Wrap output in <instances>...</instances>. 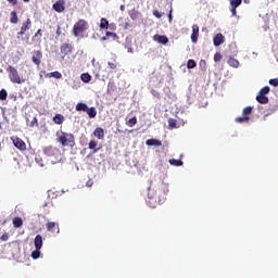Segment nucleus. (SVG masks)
Wrapping results in <instances>:
<instances>
[{"label": "nucleus", "mask_w": 278, "mask_h": 278, "mask_svg": "<svg viewBox=\"0 0 278 278\" xmlns=\"http://www.w3.org/2000/svg\"><path fill=\"white\" fill-rule=\"evenodd\" d=\"M119 10H121L122 12H125V4H122V5L119 7Z\"/></svg>", "instance_id": "50"}, {"label": "nucleus", "mask_w": 278, "mask_h": 278, "mask_svg": "<svg viewBox=\"0 0 278 278\" xmlns=\"http://www.w3.org/2000/svg\"><path fill=\"white\" fill-rule=\"evenodd\" d=\"M86 29H88V22H86L85 20H79L73 27V35L75 36V38H77V36L84 34Z\"/></svg>", "instance_id": "4"}, {"label": "nucleus", "mask_w": 278, "mask_h": 278, "mask_svg": "<svg viewBox=\"0 0 278 278\" xmlns=\"http://www.w3.org/2000/svg\"><path fill=\"white\" fill-rule=\"evenodd\" d=\"M101 40H108V35L102 37Z\"/></svg>", "instance_id": "56"}, {"label": "nucleus", "mask_w": 278, "mask_h": 278, "mask_svg": "<svg viewBox=\"0 0 278 278\" xmlns=\"http://www.w3.org/2000/svg\"><path fill=\"white\" fill-rule=\"evenodd\" d=\"M89 149H93V153H97L99 151V149H97V141L91 140L89 142Z\"/></svg>", "instance_id": "30"}, {"label": "nucleus", "mask_w": 278, "mask_h": 278, "mask_svg": "<svg viewBox=\"0 0 278 278\" xmlns=\"http://www.w3.org/2000/svg\"><path fill=\"white\" fill-rule=\"evenodd\" d=\"M169 164L170 166H184V162L181 160H175V159H170Z\"/></svg>", "instance_id": "23"}, {"label": "nucleus", "mask_w": 278, "mask_h": 278, "mask_svg": "<svg viewBox=\"0 0 278 278\" xmlns=\"http://www.w3.org/2000/svg\"><path fill=\"white\" fill-rule=\"evenodd\" d=\"M256 101L263 105H266V103H268V97L258 93V96H256Z\"/></svg>", "instance_id": "19"}, {"label": "nucleus", "mask_w": 278, "mask_h": 278, "mask_svg": "<svg viewBox=\"0 0 278 278\" xmlns=\"http://www.w3.org/2000/svg\"><path fill=\"white\" fill-rule=\"evenodd\" d=\"M88 110V105L86 103H81L79 102L77 105H76V111L77 112H86Z\"/></svg>", "instance_id": "22"}, {"label": "nucleus", "mask_w": 278, "mask_h": 278, "mask_svg": "<svg viewBox=\"0 0 278 278\" xmlns=\"http://www.w3.org/2000/svg\"><path fill=\"white\" fill-rule=\"evenodd\" d=\"M108 25H110V22H108L105 17H102L100 20V29H108Z\"/></svg>", "instance_id": "24"}, {"label": "nucleus", "mask_w": 278, "mask_h": 278, "mask_svg": "<svg viewBox=\"0 0 278 278\" xmlns=\"http://www.w3.org/2000/svg\"><path fill=\"white\" fill-rule=\"evenodd\" d=\"M43 153L51 159L52 164H58V162L62 161V152L58 148L47 147L43 149Z\"/></svg>", "instance_id": "2"}, {"label": "nucleus", "mask_w": 278, "mask_h": 278, "mask_svg": "<svg viewBox=\"0 0 278 278\" xmlns=\"http://www.w3.org/2000/svg\"><path fill=\"white\" fill-rule=\"evenodd\" d=\"M27 123H28L29 127H36V125H38V118H36V116H34L30 122H29V118H27Z\"/></svg>", "instance_id": "28"}, {"label": "nucleus", "mask_w": 278, "mask_h": 278, "mask_svg": "<svg viewBox=\"0 0 278 278\" xmlns=\"http://www.w3.org/2000/svg\"><path fill=\"white\" fill-rule=\"evenodd\" d=\"M55 223L54 222H50L46 225L47 227V231H53L54 227H55Z\"/></svg>", "instance_id": "34"}, {"label": "nucleus", "mask_w": 278, "mask_h": 278, "mask_svg": "<svg viewBox=\"0 0 278 278\" xmlns=\"http://www.w3.org/2000/svg\"><path fill=\"white\" fill-rule=\"evenodd\" d=\"M251 112H253V108L251 106H247L243 109V116H249V114H251Z\"/></svg>", "instance_id": "35"}, {"label": "nucleus", "mask_w": 278, "mask_h": 278, "mask_svg": "<svg viewBox=\"0 0 278 278\" xmlns=\"http://www.w3.org/2000/svg\"><path fill=\"white\" fill-rule=\"evenodd\" d=\"M31 27V20L27 18L26 22L23 23L21 30L17 33V36H23L27 29Z\"/></svg>", "instance_id": "7"}, {"label": "nucleus", "mask_w": 278, "mask_h": 278, "mask_svg": "<svg viewBox=\"0 0 278 278\" xmlns=\"http://www.w3.org/2000/svg\"><path fill=\"white\" fill-rule=\"evenodd\" d=\"M80 79H81V81H84V84H90L92 76H90V74H88V73H84L80 75Z\"/></svg>", "instance_id": "18"}, {"label": "nucleus", "mask_w": 278, "mask_h": 278, "mask_svg": "<svg viewBox=\"0 0 278 278\" xmlns=\"http://www.w3.org/2000/svg\"><path fill=\"white\" fill-rule=\"evenodd\" d=\"M56 233H60V228H58V231H56Z\"/></svg>", "instance_id": "60"}, {"label": "nucleus", "mask_w": 278, "mask_h": 278, "mask_svg": "<svg viewBox=\"0 0 278 278\" xmlns=\"http://www.w3.org/2000/svg\"><path fill=\"white\" fill-rule=\"evenodd\" d=\"M72 88H73L74 90H78V88H79V83H75V84L72 86Z\"/></svg>", "instance_id": "46"}, {"label": "nucleus", "mask_w": 278, "mask_h": 278, "mask_svg": "<svg viewBox=\"0 0 278 278\" xmlns=\"http://www.w3.org/2000/svg\"><path fill=\"white\" fill-rule=\"evenodd\" d=\"M129 16L130 18H132V21H136L137 18L136 11H130Z\"/></svg>", "instance_id": "42"}, {"label": "nucleus", "mask_w": 278, "mask_h": 278, "mask_svg": "<svg viewBox=\"0 0 278 278\" xmlns=\"http://www.w3.org/2000/svg\"><path fill=\"white\" fill-rule=\"evenodd\" d=\"M148 197H149L150 199H155V195L151 194V188H149Z\"/></svg>", "instance_id": "47"}, {"label": "nucleus", "mask_w": 278, "mask_h": 278, "mask_svg": "<svg viewBox=\"0 0 278 278\" xmlns=\"http://www.w3.org/2000/svg\"><path fill=\"white\" fill-rule=\"evenodd\" d=\"M146 144L148 147H162V141L157 140V139H148L146 141Z\"/></svg>", "instance_id": "14"}, {"label": "nucleus", "mask_w": 278, "mask_h": 278, "mask_svg": "<svg viewBox=\"0 0 278 278\" xmlns=\"http://www.w3.org/2000/svg\"><path fill=\"white\" fill-rule=\"evenodd\" d=\"M40 31H41V30H40V29H38V30H37V33H36V36H38V34H40Z\"/></svg>", "instance_id": "58"}, {"label": "nucleus", "mask_w": 278, "mask_h": 278, "mask_svg": "<svg viewBox=\"0 0 278 278\" xmlns=\"http://www.w3.org/2000/svg\"><path fill=\"white\" fill-rule=\"evenodd\" d=\"M33 260H38V257H40V250L35 249V251L31 252Z\"/></svg>", "instance_id": "32"}, {"label": "nucleus", "mask_w": 278, "mask_h": 278, "mask_svg": "<svg viewBox=\"0 0 278 278\" xmlns=\"http://www.w3.org/2000/svg\"><path fill=\"white\" fill-rule=\"evenodd\" d=\"M109 68H111L112 71H114L116 68V64L109 62Z\"/></svg>", "instance_id": "43"}, {"label": "nucleus", "mask_w": 278, "mask_h": 278, "mask_svg": "<svg viewBox=\"0 0 278 278\" xmlns=\"http://www.w3.org/2000/svg\"><path fill=\"white\" fill-rule=\"evenodd\" d=\"M35 162H36V164H38V166H40L41 168L45 166V163L42 162V157H40V156H36Z\"/></svg>", "instance_id": "38"}, {"label": "nucleus", "mask_w": 278, "mask_h": 278, "mask_svg": "<svg viewBox=\"0 0 278 278\" xmlns=\"http://www.w3.org/2000/svg\"><path fill=\"white\" fill-rule=\"evenodd\" d=\"M23 1H25V3H28L29 0H23Z\"/></svg>", "instance_id": "59"}, {"label": "nucleus", "mask_w": 278, "mask_h": 278, "mask_svg": "<svg viewBox=\"0 0 278 278\" xmlns=\"http://www.w3.org/2000/svg\"><path fill=\"white\" fill-rule=\"evenodd\" d=\"M46 77H48L49 79H51V77H53L54 79H62V73L51 72V73L46 74Z\"/></svg>", "instance_id": "16"}, {"label": "nucleus", "mask_w": 278, "mask_h": 278, "mask_svg": "<svg viewBox=\"0 0 278 278\" xmlns=\"http://www.w3.org/2000/svg\"><path fill=\"white\" fill-rule=\"evenodd\" d=\"M159 203H164V198H163V200L159 199Z\"/></svg>", "instance_id": "57"}, {"label": "nucleus", "mask_w": 278, "mask_h": 278, "mask_svg": "<svg viewBox=\"0 0 278 278\" xmlns=\"http://www.w3.org/2000/svg\"><path fill=\"white\" fill-rule=\"evenodd\" d=\"M66 49H68V45L66 43L61 47V51H66Z\"/></svg>", "instance_id": "48"}, {"label": "nucleus", "mask_w": 278, "mask_h": 278, "mask_svg": "<svg viewBox=\"0 0 278 278\" xmlns=\"http://www.w3.org/2000/svg\"><path fill=\"white\" fill-rule=\"evenodd\" d=\"M52 10H54L55 12H59L62 13L66 10V7H65V2L64 0H59L56 1L53 5H52Z\"/></svg>", "instance_id": "5"}, {"label": "nucleus", "mask_w": 278, "mask_h": 278, "mask_svg": "<svg viewBox=\"0 0 278 278\" xmlns=\"http://www.w3.org/2000/svg\"><path fill=\"white\" fill-rule=\"evenodd\" d=\"M60 34H61V30H60V28H58L56 29V36H60Z\"/></svg>", "instance_id": "55"}, {"label": "nucleus", "mask_w": 278, "mask_h": 278, "mask_svg": "<svg viewBox=\"0 0 278 278\" xmlns=\"http://www.w3.org/2000/svg\"><path fill=\"white\" fill-rule=\"evenodd\" d=\"M242 4V0H230L231 14L236 16V9Z\"/></svg>", "instance_id": "11"}, {"label": "nucleus", "mask_w": 278, "mask_h": 278, "mask_svg": "<svg viewBox=\"0 0 278 278\" xmlns=\"http://www.w3.org/2000/svg\"><path fill=\"white\" fill-rule=\"evenodd\" d=\"M127 52L128 53H134V49L132 48H128Z\"/></svg>", "instance_id": "53"}, {"label": "nucleus", "mask_w": 278, "mask_h": 278, "mask_svg": "<svg viewBox=\"0 0 278 278\" xmlns=\"http://www.w3.org/2000/svg\"><path fill=\"white\" fill-rule=\"evenodd\" d=\"M87 187L91 188L92 187V182L90 180L87 181Z\"/></svg>", "instance_id": "51"}, {"label": "nucleus", "mask_w": 278, "mask_h": 278, "mask_svg": "<svg viewBox=\"0 0 278 278\" xmlns=\"http://www.w3.org/2000/svg\"><path fill=\"white\" fill-rule=\"evenodd\" d=\"M168 125H169V127H172V129L179 127V126H177V119H173V118L168 119Z\"/></svg>", "instance_id": "31"}, {"label": "nucleus", "mask_w": 278, "mask_h": 278, "mask_svg": "<svg viewBox=\"0 0 278 278\" xmlns=\"http://www.w3.org/2000/svg\"><path fill=\"white\" fill-rule=\"evenodd\" d=\"M223 42H225V36H223V34H217L214 38H213V45L214 47H220V45H223Z\"/></svg>", "instance_id": "9"}, {"label": "nucleus", "mask_w": 278, "mask_h": 278, "mask_svg": "<svg viewBox=\"0 0 278 278\" xmlns=\"http://www.w3.org/2000/svg\"><path fill=\"white\" fill-rule=\"evenodd\" d=\"M269 85L277 87L278 86V79L277 78L269 79Z\"/></svg>", "instance_id": "41"}, {"label": "nucleus", "mask_w": 278, "mask_h": 278, "mask_svg": "<svg viewBox=\"0 0 278 278\" xmlns=\"http://www.w3.org/2000/svg\"><path fill=\"white\" fill-rule=\"evenodd\" d=\"M56 142H60L62 147H68V144L73 147V144H75V136H73V134L59 130L56 132Z\"/></svg>", "instance_id": "1"}, {"label": "nucleus", "mask_w": 278, "mask_h": 278, "mask_svg": "<svg viewBox=\"0 0 278 278\" xmlns=\"http://www.w3.org/2000/svg\"><path fill=\"white\" fill-rule=\"evenodd\" d=\"M13 225L14 227L18 228V227H22L23 226V219H21L20 217H15L13 219Z\"/></svg>", "instance_id": "26"}, {"label": "nucleus", "mask_w": 278, "mask_h": 278, "mask_svg": "<svg viewBox=\"0 0 278 278\" xmlns=\"http://www.w3.org/2000/svg\"><path fill=\"white\" fill-rule=\"evenodd\" d=\"M86 112L89 118H94V116H97V109H94V106H91L90 109L87 106Z\"/></svg>", "instance_id": "20"}, {"label": "nucleus", "mask_w": 278, "mask_h": 278, "mask_svg": "<svg viewBox=\"0 0 278 278\" xmlns=\"http://www.w3.org/2000/svg\"><path fill=\"white\" fill-rule=\"evenodd\" d=\"M168 18H169V21H173V14L172 13L168 14Z\"/></svg>", "instance_id": "54"}, {"label": "nucleus", "mask_w": 278, "mask_h": 278, "mask_svg": "<svg viewBox=\"0 0 278 278\" xmlns=\"http://www.w3.org/2000/svg\"><path fill=\"white\" fill-rule=\"evenodd\" d=\"M11 23H13V25H16V23H18V16L16 15V11L11 12Z\"/></svg>", "instance_id": "25"}, {"label": "nucleus", "mask_w": 278, "mask_h": 278, "mask_svg": "<svg viewBox=\"0 0 278 278\" xmlns=\"http://www.w3.org/2000/svg\"><path fill=\"white\" fill-rule=\"evenodd\" d=\"M197 67V62H194V60H189L187 62V68H195Z\"/></svg>", "instance_id": "33"}, {"label": "nucleus", "mask_w": 278, "mask_h": 278, "mask_svg": "<svg viewBox=\"0 0 278 278\" xmlns=\"http://www.w3.org/2000/svg\"><path fill=\"white\" fill-rule=\"evenodd\" d=\"M8 99V91L5 89L0 90V101H5Z\"/></svg>", "instance_id": "29"}, {"label": "nucleus", "mask_w": 278, "mask_h": 278, "mask_svg": "<svg viewBox=\"0 0 278 278\" xmlns=\"http://www.w3.org/2000/svg\"><path fill=\"white\" fill-rule=\"evenodd\" d=\"M228 64L229 66H231L232 68H238L240 66V61L236 60L235 58H230L228 60Z\"/></svg>", "instance_id": "17"}, {"label": "nucleus", "mask_w": 278, "mask_h": 278, "mask_svg": "<svg viewBox=\"0 0 278 278\" xmlns=\"http://www.w3.org/2000/svg\"><path fill=\"white\" fill-rule=\"evenodd\" d=\"M7 73H9V79L12 81V84H25V78L18 75V70H16L14 66L9 65L7 67Z\"/></svg>", "instance_id": "3"}, {"label": "nucleus", "mask_w": 278, "mask_h": 278, "mask_svg": "<svg viewBox=\"0 0 278 278\" xmlns=\"http://www.w3.org/2000/svg\"><path fill=\"white\" fill-rule=\"evenodd\" d=\"M106 38H113L114 40H116V38H118V36L116 35V33H110L106 31L105 33Z\"/></svg>", "instance_id": "39"}, {"label": "nucleus", "mask_w": 278, "mask_h": 278, "mask_svg": "<svg viewBox=\"0 0 278 278\" xmlns=\"http://www.w3.org/2000/svg\"><path fill=\"white\" fill-rule=\"evenodd\" d=\"M269 92H270V87L266 86V87H264V88H262V89L260 90V93H258V94H261V96H263V97H266V94H268Z\"/></svg>", "instance_id": "27"}, {"label": "nucleus", "mask_w": 278, "mask_h": 278, "mask_svg": "<svg viewBox=\"0 0 278 278\" xmlns=\"http://www.w3.org/2000/svg\"><path fill=\"white\" fill-rule=\"evenodd\" d=\"M8 1H9V3H12V5H16L17 0H8Z\"/></svg>", "instance_id": "49"}, {"label": "nucleus", "mask_w": 278, "mask_h": 278, "mask_svg": "<svg viewBox=\"0 0 278 278\" xmlns=\"http://www.w3.org/2000/svg\"><path fill=\"white\" fill-rule=\"evenodd\" d=\"M1 240H3V241L8 240V235H3V236L1 237Z\"/></svg>", "instance_id": "52"}, {"label": "nucleus", "mask_w": 278, "mask_h": 278, "mask_svg": "<svg viewBox=\"0 0 278 278\" xmlns=\"http://www.w3.org/2000/svg\"><path fill=\"white\" fill-rule=\"evenodd\" d=\"M40 58H42V52L36 51L35 55H33L31 58V61L34 62V64H36V66H40Z\"/></svg>", "instance_id": "13"}, {"label": "nucleus", "mask_w": 278, "mask_h": 278, "mask_svg": "<svg viewBox=\"0 0 278 278\" xmlns=\"http://www.w3.org/2000/svg\"><path fill=\"white\" fill-rule=\"evenodd\" d=\"M163 186V192H164V194H167V192H168V185H162Z\"/></svg>", "instance_id": "44"}, {"label": "nucleus", "mask_w": 278, "mask_h": 278, "mask_svg": "<svg viewBox=\"0 0 278 278\" xmlns=\"http://www.w3.org/2000/svg\"><path fill=\"white\" fill-rule=\"evenodd\" d=\"M93 136L99 140H103L105 132L103 131V128H96L93 131Z\"/></svg>", "instance_id": "15"}, {"label": "nucleus", "mask_w": 278, "mask_h": 278, "mask_svg": "<svg viewBox=\"0 0 278 278\" xmlns=\"http://www.w3.org/2000/svg\"><path fill=\"white\" fill-rule=\"evenodd\" d=\"M197 40H199V25L194 24L192 26L191 41L197 43Z\"/></svg>", "instance_id": "10"}, {"label": "nucleus", "mask_w": 278, "mask_h": 278, "mask_svg": "<svg viewBox=\"0 0 278 278\" xmlns=\"http://www.w3.org/2000/svg\"><path fill=\"white\" fill-rule=\"evenodd\" d=\"M249 116L237 117L236 123H248Z\"/></svg>", "instance_id": "37"}, {"label": "nucleus", "mask_w": 278, "mask_h": 278, "mask_svg": "<svg viewBox=\"0 0 278 278\" xmlns=\"http://www.w3.org/2000/svg\"><path fill=\"white\" fill-rule=\"evenodd\" d=\"M220 60H223V55H220V53H215L214 61L215 62H220Z\"/></svg>", "instance_id": "40"}, {"label": "nucleus", "mask_w": 278, "mask_h": 278, "mask_svg": "<svg viewBox=\"0 0 278 278\" xmlns=\"http://www.w3.org/2000/svg\"><path fill=\"white\" fill-rule=\"evenodd\" d=\"M53 122L56 124V125H62V123H64V116L62 114H56L54 117H53Z\"/></svg>", "instance_id": "21"}, {"label": "nucleus", "mask_w": 278, "mask_h": 278, "mask_svg": "<svg viewBox=\"0 0 278 278\" xmlns=\"http://www.w3.org/2000/svg\"><path fill=\"white\" fill-rule=\"evenodd\" d=\"M136 123H138V119L136 117H132L126 124L128 125V127H134Z\"/></svg>", "instance_id": "36"}, {"label": "nucleus", "mask_w": 278, "mask_h": 278, "mask_svg": "<svg viewBox=\"0 0 278 278\" xmlns=\"http://www.w3.org/2000/svg\"><path fill=\"white\" fill-rule=\"evenodd\" d=\"M42 236L41 235H37L35 237V240H34V245H35V249L37 250H40L42 249Z\"/></svg>", "instance_id": "12"}, {"label": "nucleus", "mask_w": 278, "mask_h": 278, "mask_svg": "<svg viewBox=\"0 0 278 278\" xmlns=\"http://www.w3.org/2000/svg\"><path fill=\"white\" fill-rule=\"evenodd\" d=\"M153 40L160 45H168V37L164 35H154Z\"/></svg>", "instance_id": "8"}, {"label": "nucleus", "mask_w": 278, "mask_h": 278, "mask_svg": "<svg viewBox=\"0 0 278 278\" xmlns=\"http://www.w3.org/2000/svg\"><path fill=\"white\" fill-rule=\"evenodd\" d=\"M12 140H13L14 147H16V149H18L20 151H25V149H27V146L25 144V141H23V139L13 138Z\"/></svg>", "instance_id": "6"}, {"label": "nucleus", "mask_w": 278, "mask_h": 278, "mask_svg": "<svg viewBox=\"0 0 278 278\" xmlns=\"http://www.w3.org/2000/svg\"><path fill=\"white\" fill-rule=\"evenodd\" d=\"M153 14L156 16V18H162V13L159 11H154Z\"/></svg>", "instance_id": "45"}]
</instances>
